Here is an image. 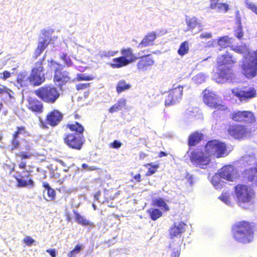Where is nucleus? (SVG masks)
<instances>
[{
  "label": "nucleus",
  "instance_id": "obj_1",
  "mask_svg": "<svg viewBox=\"0 0 257 257\" xmlns=\"http://www.w3.org/2000/svg\"><path fill=\"white\" fill-rule=\"evenodd\" d=\"M236 59L228 51L219 55L216 58L214 79L217 83H221L232 80L234 77L232 67L236 64Z\"/></svg>",
  "mask_w": 257,
  "mask_h": 257
},
{
  "label": "nucleus",
  "instance_id": "obj_2",
  "mask_svg": "<svg viewBox=\"0 0 257 257\" xmlns=\"http://www.w3.org/2000/svg\"><path fill=\"white\" fill-rule=\"evenodd\" d=\"M31 147L28 145L25 146V151H20L15 154L16 158L22 161L18 164L19 168L24 169L21 173L19 172L17 175L14 177L17 181V186L18 187L33 188L34 187V182L30 178L31 172L25 170L27 165L26 162L24 161V160L30 159L34 156Z\"/></svg>",
  "mask_w": 257,
  "mask_h": 257
},
{
  "label": "nucleus",
  "instance_id": "obj_3",
  "mask_svg": "<svg viewBox=\"0 0 257 257\" xmlns=\"http://www.w3.org/2000/svg\"><path fill=\"white\" fill-rule=\"evenodd\" d=\"M66 129L74 133L65 134L63 138L64 143L70 148L76 150H80L85 143V138L83 135L84 132V126L80 123L68 122L64 125Z\"/></svg>",
  "mask_w": 257,
  "mask_h": 257
},
{
  "label": "nucleus",
  "instance_id": "obj_4",
  "mask_svg": "<svg viewBox=\"0 0 257 257\" xmlns=\"http://www.w3.org/2000/svg\"><path fill=\"white\" fill-rule=\"evenodd\" d=\"M231 50L238 54H246L241 66L243 73L247 78L255 77L257 75V50L251 53L245 44L237 47L232 46Z\"/></svg>",
  "mask_w": 257,
  "mask_h": 257
},
{
  "label": "nucleus",
  "instance_id": "obj_5",
  "mask_svg": "<svg viewBox=\"0 0 257 257\" xmlns=\"http://www.w3.org/2000/svg\"><path fill=\"white\" fill-rule=\"evenodd\" d=\"M234 240L242 244H248L254 239V229L252 223L245 220L235 222L231 228Z\"/></svg>",
  "mask_w": 257,
  "mask_h": 257
},
{
  "label": "nucleus",
  "instance_id": "obj_6",
  "mask_svg": "<svg viewBox=\"0 0 257 257\" xmlns=\"http://www.w3.org/2000/svg\"><path fill=\"white\" fill-rule=\"evenodd\" d=\"M203 100L208 106L215 109L212 112L213 117H224L229 112L227 106L220 102L218 96L213 91L205 89L203 91Z\"/></svg>",
  "mask_w": 257,
  "mask_h": 257
},
{
  "label": "nucleus",
  "instance_id": "obj_7",
  "mask_svg": "<svg viewBox=\"0 0 257 257\" xmlns=\"http://www.w3.org/2000/svg\"><path fill=\"white\" fill-rule=\"evenodd\" d=\"M34 93L42 101L48 104L55 103L60 95L57 88L49 84L38 88L35 90Z\"/></svg>",
  "mask_w": 257,
  "mask_h": 257
},
{
  "label": "nucleus",
  "instance_id": "obj_8",
  "mask_svg": "<svg viewBox=\"0 0 257 257\" xmlns=\"http://www.w3.org/2000/svg\"><path fill=\"white\" fill-rule=\"evenodd\" d=\"M45 56L35 62L31 70L30 75L31 84L34 86H38L43 84L46 80L44 61Z\"/></svg>",
  "mask_w": 257,
  "mask_h": 257
},
{
  "label": "nucleus",
  "instance_id": "obj_9",
  "mask_svg": "<svg viewBox=\"0 0 257 257\" xmlns=\"http://www.w3.org/2000/svg\"><path fill=\"white\" fill-rule=\"evenodd\" d=\"M50 63L57 66L54 70L53 80L58 88L62 89L63 86L72 82L69 72L65 70L60 64L53 60H51Z\"/></svg>",
  "mask_w": 257,
  "mask_h": 257
},
{
  "label": "nucleus",
  "instance_id": "obj_10",
  "mask_svg": "<svg viewBox=\"0 0 257 257\" xmlns=\"http://www.w3.org/2000/svg\"><path fill=\"white\" fill-rule=\"evenodd\" d=\"M230 118L234 122L244 124L246 126L253 124L256 121L254 113L250 110L233 111L230 114Z\"/></svg>",
  "mask_w": 257,
  "mask_h": 257
},
{
  "label": "nucleus",
  "instance_id": "obj_11",
  "mask_svg": "<svg viewBox=\"0 0 257 257\" xmlns=\"http://www.w3.org/2000/svg\"><path fill=\"white\" fill-rule=\"evenodd\" d=\"M234 193L236 200L239 204L249 203L254 197L252 189L245 184L236 185L234 187Z\"/></svg>",
  "mask_w": 257,
  "mask_h": 257
},
{
  "label": "nucleus",
  "instance_id": "obj_12",
  "mask_svg": "<svg viewBox=\"0 0 257 257\" xmlns=\"http://www.w3.org/2000/svg\"><path fill=\"white\" fill-rule=\"evenodd\" d=\"M204 148L210 157L211 156H215L217 158H221L224 156L226 152L225 144L217 140L209 141Z\"/></svg>",
  "mask_w": 257,
  "mask_h": 257
},
{
  "label": "nucleus",
  "instance_id": "obj_13",
  "mask_svg": "<svg viewBox=\"0 0 257 257\" xmlns=\"http://www.w3.org/2000/svg\"><path fill=\"white\" fill-rule=\"evenodd\" d=\"M189 159L191 163L196 167H202L209 164L211 158L209 155L204 151L196 149L193 150L189 154Z\"/></svg>",
  "mask_w": 257,
  "mask_h": 257
},
{
  "label": "nucleus",
  "instance_id": "obj_14",
  "mask_svg": "<svg viewBox=\"0 0 257 257\" xmlns=\"http://www.w3.org/2000/svg\"><path fill=\"white\" fill-rule=\"evenodd\" d=\"M63 118V114L59 110L54 109L46 114L45 120H40L39 125L44 129H48V125L54 127L60 123Z\"/></svg>",
  "mask_w": 257,
  "mask_h": 257
},
{
  "label": "nucleus",
  "instance_id": "obj_15",
  "mask_svg": "<svg viewBox=\"0 0 257 257\" xmlns=\"http://www.w3.org/2000/svg\"><path fill=\"white\" fill-rule=\"evenodd\" d=\"M248 133V129L246 125L238 123L229 125L225 131L226 135L228 137L238 140L244 138Z\"/></svg>",
  "mask_w": 257,
  "mask_h": 257
},
{
  "label": "nucleus",
  "instance_id": "obj_16",
  "mask_svg": "<svg viewBox=\"0 0 257 257\" xmlns=\"http://www.w3.org/2000/svg\"><path fill=\"white\" fill-rule=\"evenodd\" d=\"M183 93V86L175 85L172 89L169 90L168 95L166 96L165 101L166 106L174 105L179 102L182 98Z\"/></svg>",
  "mask_w": 257,
  "mask_h": 257
},
{
  "label": "nucleus",
  "instance_id": "obj_17",
  "mask_svg": "<svg viewBox=\"0 0 257 257\" xmlns=\"http://www.w3.org/2000/svg\"><path fill=\"white\" fill-rule=\"evenodd\" d=\"M151 53L143 55L139 57L136 66L140 71H146L148 68L152 67L155 63V59Z\"/></svg>",
  "mask_w": 257,
  "mask_h": 257
},
{
  "label": "nucleus",
  "instance_id": "obj_18",
  "mask_svg": "<svg viewBox=\"0 0 257 257\" xmlns=\"http://www.w3.org/2000/svg\"><path fill=\"white\" fill-rule=\"evenodd\" d=\"M234 95L241 101H247L256 96V90L254 88L245 86L233 92Z\"/></svg>",
  "mask_w": 257,
  "mask_h": 257
},
{
  "label": "nucleus",
  "instance_id": "obj_19",
  "mask_svg": "<svg viewBox=\"0 0 257 257\" xmlns=\"http://www.w3.org/2000/svg\"><path fill=\"white\" fill-rule=\"evenodd\" d=\"M51 41V38L48 36L41 37L37 44V46L35 49L34 58L36 59L40 56L44 50L48 46Z\"/></svg>",
  "mask_w": 257,
  "mask_h": 257
},
{
  "label": "nucleus",
  "instance_id": "obj_20",
  "mask_svg": "<svg viewBox=\"0 0 257 257\" xmlns=\"http://www.w3.org/2000/svg\"><path fill=\"white\" fill-rule=\"evenodd\" d=\"M31 84L30 75L26 71H21L17 76L16 86L18 88L28 87Z\"/></svg>",
  "mask_w": 257,
  "mask_h": 257
},
{
  "label": "nucleus",
  "instance_id": "obj_21",
  "mask_svg": "<svg viewBox=\"0 0 257 257\" xmlns=\"http://www.w3.org/2000/svg\"><path fill=\"white\" fill-rule=\"evenodd\" d=\"M186 23L187 26V31L196 34L201 32L203 30L202 24L195 17L186 19Z\"/></svg>",
  "mask_w": 257,
  "mask_h": 257
},
{
  "label": "nucleus",
  "instance_id": "obj_22",
  "mask_svg": "<svg viewBox=\"0 0 257 257\" xmlns=\"http://www.w3.org/2000/svg\"><path fill=\"white\" fill-rule=\"evenodd\" d=\"M204 135L198 131H195L191 133L188 138V146L190 149L194 147L204 139Z\"/></svg>",
  "mask_w": 257,
  "mask_h": 257
},
{
  "label": "nucleus",
  "instance_id": "obj_23",
  "mask_svg": "<svg viewBox=\"0 0 257 257\" xmlns=\"http://www.w3.org/2000/svg\"><path fill=\"white\" fill-rule=\"evenodd\" d=\"M235 172V169L232 165H226L220 169L219 174L221 178L232 181Z\"/></svg>",
  "mask_w": 257,
  "mask_h": 257
},
{
  "label": "nucleus",
  "instance_id": "obj_24",
  "mask_svg": "<svg viewBox=\"0 0 257 257\" xmlns=\"http://www.w3.org/2000/svg\"><path fill=\"white\" fill-rule=\"evenodd\" d=\"M157 38V34L155 32L147 33L141 42L138 44V48H142L154 44V42Z\"/></svg>",
  "mask_w": 257,
  "mask_h": 257
},
{
  "label": "nucleus",
  "instance_id": "obj_25",
  "mask_svg": "<svg viewBox=\"0 0 257 257\" xmlns=\"http://www.w3.org/2000/svg\"><path fill=\"white\" fill-rule=\"evenodd\" d=\"M185 224L182 222H180L177 225L174 224L173 226L170 229V235L171 238L181 235L182 233L185 231L184 226Z\"/></svg>",
  "mask_w": 257,
  "mask_h": 257
},
{
  "label": "nucleus",
  "instance_id": "obj_26",
  "mask_svg": "<svg viewBox=\"0 0 257 257\" xmlns=\"http://www.w3.org/2000/svg\"><path fill=\"white\" fill-rule=\"evenodd\" d=\"M28 108L33 112L37 113H42L44 109L43 103L36 98L29 100Z\"/></svg>",
  "mask_w": 257,
  "mask_h": 257
},
{
  "label": "nucleus",
  "instance_id": "obj_27",
  "mask_svg": "<svg viewBox=\"0 0 257 257\" xmlns=\"http://www.w3.org/2000/svg\"><path fill=\"white\" fill-rule=\"evenodd\" d=\"M120 52L121 56L130 61V63L136 61L138 59V57L134 53L133 50L130 47L122 48L121 49Z\"/></svg>",
  "mask_w": 257,
  "mask_h": 257
},
{
  "label": "nucleus",
  "instance_id": "obj_28",
  "mask_svg": "<svg viewBox=\"0 0 257 257\" xmlns=\"http://www.w3.org/2000/svg\"><path fill=\"white\" fill-rule=\"evenodd\" d=\"M130 64V61L124 58L123 57L119 56L113 59L110 66L113 68H120Z\"/></svg>",
  "mask_w": 257,
  "mask_h": 257
},
{
  "label": "nucleus",
  "instance_id": "obj_29",
  "mask_svg": "<svg viewBox=\"0 0 257 257\" xmlns=\"http://www.w3.org/2000/svg\"><path fill=\"white\" fill-rule=\"evenodd\" d=\"M75 218L77 223L81 225L86 226H94V224L92 222L87 220L83 216H82L77 210H73Z\"/></svg>",
  "mask_w": 257,
  "mask_h": 257
},
{
  "label": "nucleus",
  "instance_id": "obj_30",
  "mask_svg": "<svg viewBox=\"0 0 257 257\" xmlns=\"http://www.w3.org/2000/svg\"><path fill=\"white\" fill-rule=\"evenodd\" d=\"M42 186L45 188V191L44 193L46 191L47 195L48 196V199H46L47 201H54L56 198V191L55 190L52 188L49 183L47 182H43Z\"/></svg>",
  "mask_w": 257,
  "mask_h": 257
},
{
  "label": "nucleus",
  "instance_id": "obj_31",
  "mask_svg": "<svg viewBox=\"0 0 257 257\" xmlns=\"http://www.w3.org/2000/svg\"><path fill=\"white\" fill-rule=\"evenodd\" d=\"M125 105L126 100L124 98L120 99L109 108L108 111L111 113H113L121 110L125 106Z\"/></svg>",
  "mask_w": 257,
  "mask_h": 257
},
{
  "label": "nucleus",
  "instance_id": "obj_32",
  "mask_svg": "<svg viewBox=\"0 0 257 257\" xmlns=\"http://www.w3.org/2000/svg\"><path fill=\"white\" fill-rule=\"evenodd\" d=\"M131 87V85L127 83L124 80H119L116 86V91L118 94L121 93L123 91L130 89Z\"/></svg>",
  "mask_w": 257,
  "mask_h": 257
},
{
  "label": "nucleus",
  "instance_id": "obj_33",
  "mask_svg": "<svg viewBox=\"0 0 257 257\" xmlns=\"http://www.w3.org/2000/svg\"><path fill=\"white\" fill-rule=\"evenodd\" d=\"M232 38L228 36L221 37L218 39L217 44L222 48L229 47L232 43Z\"/></svg>",
  "mask_w": 257,
  "mask_h": 257
},
{
  "label": "nucleus",
  "instance_id": "obj_34",
  "mask_svg": "<svg viewBox=\"0 0 257 257\" xmlns=\"http://www.w3.org/2000/svg\"><path fill=\"white\" fill-rule=\"evenodd\" d=\"M244 172L248 181L250 182L257 181V173L255 168L246 169Z\"/></svg>",
  "mask_w": 257,
  "mask_h": 257
},
{
  "label": "nucleus",
  "instance_id": "obj_35",
  "mask_svg": "<svg viewBox=\"0 0 257 257\" xmlns=\"http://www.w3.org/2000/svg\"><path fill=\"white\" fill-rule=\"evenodd\" d=\"M152 220L155 221L161 217L163 214L162 211L157 208H150L147 211Z\"/></svg>",
  "mask_w": 257,
  "mask_h": 257
},
{
  "label": "nucleus",
  "instance_id": "obj_36",
  "mask_svg": "<svg viewBox=\"0 0 257 257\" xmlns=\"http://www.w3.org/2000/svg\"><path fill=\"white\" fill-rule=\"evenodd\" d=\"M169 248L172 250L171 257H179L181 251L180 244L172 242L170 244Z\"/></svg>",
  "mask_w": 257,
  "mask_h": 257
},
{
  "label": "nucleus",
  "instance_id": "obj_37",
  "mask_svg": "<svg viewBox=\"0 0 257 257\" xmlns=\"http://www.w3.org/2000/svg\"><path fill=\"white\" fill-rule=\"evenodd\" d=\"M189 43L185 41L181 43L178 50V53L181 56H183L189 52Z\"/></svg>",
  "mask_w": 257,
  "mask_h": 257
},
{
  "label": "nucleus",
  "instance_id": "obj_38",
  "mask_svg": "<svg viewBox=\"0 0 257 257\" xmlns=\"http://www.w3.org/2000/svg\"><path fill=\"white\" fill-rule=\"evenodd\" d=\"M152 205L163 208L166 211H168L169 209L167 204L162 198H158L153 200L152 202Z\"/></svg>",
  "mask_w": 257,
  "mask_h": 257
},
{
  "label": "nucleus",
  "instance_id": "obj_39",
  "mask_svg": "<svg viewBox=\"0 0 257 257\" xmlns=\"http://www.w3.org/2000/svg\"><path fill=\"white\" fill-rule=\"evenodd\" d=\"M7 94L10 99L14 98V92L4 85L0 84V95Z\"/></svg>",
  "mask_w": 257,
  "mask_h": 257
},
{
  "label": "nucleus",
  "instance_id": "obj_40",
  "mask_svg": "<svg viewBox=\"0 0 257 257\" xmlns=\"http://www.w3.org/2000/svg\"><path fill=\"white\" fill-rule=\"evenodd\" d=\"M145 167H148L150 166V167L148 169L147 172L146 173V176H150L154 174L157 172V169L159 168V166L158 164L156 165H152L151 163H147L144 165Z\"/></svg>",
  "mask_w": 257,
  "mask_h": 257
},
{
  "label": "nucleus",
  "instance_id": "obj_41",
  "mask_svg": "<svg viewBox=\"0 0 257 257\" xmlns=\"http://www.w3.org/2000/svg\"><path fill=\"white\" fill-rule=\"evenodd\" d=\"M60 58L63 61L64 65L67 67H70L73 65V62L67 53H63L60 56Z\"/></svg>",
  "mask_w": 257,
  "mask_h": 257
},
{
  "label": "nucleus",
  "instance_id": "obj_42",
  "mask_svg": "<svg viewBox=\"0 0 257 257\" xmlns=\"http://www.w3.org/2000/svg\"><path fill=\"white\" fill-rule=\"evenodd\" d=\"M94 77L92 75H86L85 74L79 73L77 74L76 77L77 81H89L94 79Z\"/></svg>",
  "mask_w": 257,
  "mask_h": 257
},
{
  "label": "nucleus",
  "instance_id": "obj_43",
  "mask_svg": "<svg viewBox=\"0 0 257 257\" xmlns=\"http://www.w3.org/2000/svg\"><path fill=\"white\" fill-rule=\"evenodd\" d=\"M10 144L11 145L10 151L13 152V151L19 149L21 144L17 138L12 137L10 141Z\"/></svg>",
  "mask_w": 257,
  "mask_h": 257
},
{
  "label": "nucleus",
  "instance_id": "obj_44",
  "mask_svg": "<svg viewBox=\"0 0 257 257\" xmlns=\"http://www.w3.org/2000/svg\"><path fill=\"white\" fill-rule=\"evenodd\" d=\"M234 36L238 39H241L243 36V32L240 21H239V25L237 28L234 30Z\"/></svg>",
  "mask_w": 257,
  "mask_h": 257
},
{
  "label": "nucleus",
  "instance_id": "obj_45",
  "mask_svg": "<svg viewBox=\"0 0 257 257\" xmlns=\"http://www.w3.org/2000/svg\"><path fill=\"white\" fill-rule=\"evenodd\" d=\"M26 133V128L24 126H17L16 131L13 134L12 137L18 139L19 135Z\"/></svg>",
  "mask_w": 257,
  "mask_h": 257
},
{
  "label": "nucleus",
  "instance_id": "obj_46",
  "mask_svg": "<svg viewBox=\"0 0 257 257\" xmlns=\"http://www.w3.org/2000/svg\"><path fill=\"white\" fill-rule=\"evenodd\" d=\"M219 12L226 13L229 9V6L226 3H218L216 7Z\"/></svg>",
  "mask_w": 257,
  "mask_h": 257
},
{
  "label": "nucleus",
  "instance_id": "obj_47",
  "mask_svg": "<svg viewBox=\"0 0 257 257\" xmlns=\"http://www.w3.org/2000/svg\"><path fill=\"white\" fill-rule=\"evenodd\" d=\"M12 76V73L8 70H5L0 73V79L6 81L7 79L10 78Z\"/></svg>",
  "mask_w": 257,
  "mask_h": 257
},
{
  "label": "nucleus",
  "instance_id": "obj_48",
  "mask_svg": "<svg viewBox=\"0 0 257 257\" xmlns=\"http://www.w3.org/2000/svg\"><path fill=\"white\" fill-rule=\"evenodd\" d=\"M81 249V246L80 245H77L75 246L74 248L71 250L68 253V257H73L75 256L76 254H77L80 250Z\"/></svg>",
  "mask_w": 257,
  "mask_h": 257
},
{
  "label": "nucleus",
  "instance_id": "obj_49",
  "mask_svg": "<svg viewBox=\"0 0 257 257\" xmlns=\"http://www.w3.org/2000/svg\"><path fill=\"white\" fill-rule=\"evenodd\" d=\"M23 242L27 246H30L35 242V240L31 237L27 236L24 238Z\"/></svg>",
  "mask_w": 257,
  "mask_h": 257
},
{
  "label": "nucleus",
  "instance_id": "obj_50",
  "mask_svg": "<svg viewBox=\"0 0 257 257\" xmlns=\"http://www.w3.org/2000/svg\"><path fill=\"white\" fill-rule=\"evenodd\" d=\"M82 167L85 170L88 171H96L99 170L100 168L96 167V166H89L86 164H82Z\"/></svg>",
  "mask_w": 257,
  "mask_h": 257
},
{
  "label": "nucleus",
  "instance_id": "obj_51",
  "mask_svg": "<svg viewBox=\"0 0 257 257\" xmlns=\"http://www.w3.org/2000/svg\"><path fill=\"white\" fill-rule=\"evenodd\" d=\"M122 146V143L121 142L117 141V140H114L112 143L110 144L109 146L110 147L113 148V149H119Z\"/></svg>",
  "mask_w": 257,
  "mask_h": 257
},
{
  "label": "nucleus",
  "instance_id": "obj_52",
  "mask_svg": "<svg viewBox=\"0 0 257 257\" xmlns=\"http://www.w3.org/2000/svg\"><path fill=\"white\" fill-rule=\"evenodd\" d=\"M90 87V83H79L76 86L77 90H83L88 88Z\"/></svg>",
  "mask_w": 257,
  "mask_h": 257
},
{
  "label": "nucleus",
  "instance_id": "obj_53",
  "mask_svg": "<svg viewBox=\"0 0 257 257\" xmlns=\"http://www.w3.org/2000/svg\"><path fill=\"white\" fill-rule=\"evenodd\" d=\"M247 7L257 15V6L253 4H248Z\"/></svg>",
  "mask_w": 257,
  "mask_h": 257
},
{
  "label": "nucleus",
  "instance_id": "obj_54",
  "mask_svg": "<svg viewBox=\"0 0 257 257\" xmlns=\"http://www.w3.org/2000/svg\"><path fill=\"white\" fill-rule=\"evenodd\" d=\"M219 0H210V8L211 9H215L218 5Z\"/></svg>",
  "mask_w": 257,
  "mask_h": 257
},
{
  "label": "nucleus",
  "instance_id": "obj_55",
  "mask_svg": "<svg viewBox=\"0 0 257 257\" xmlns=\"http://www.w3.org/2000/svg\"><path fill=\"white\" fill-rule=\"evenodd\" d=\"M212 37V34L210 33H203L201 34L200 36V38L201 39H210Z\"/></svg>",
  "mask_w": 257,
  "mask_h": 257
},
{
  "label": "nucleus",
  "instance_id": "obj_56",
  "mask_svg": "<svg viewBox=\"0 0 257 257\" xmlns=\"http://www.w3.org/2000/svg\"><path fill=\"white\" fill-rule=\"evenodd\" d=\"M52 257H56V253L55 249H48L46 250Z\"/></svg>",
  "mask_w": 257,
  "mask_h": 257
},
{
  "label": "nucleus",
  "instance_id": "obj_57",
  "mask_svg": "<svg viewBox=\"0 0 257 257\" xmlns=\"http://www.w3.org/2000/svg\"><path fill=\"white\" fill-rule=\"evenodd\" d=\"M133 179L136 182L139 183L141 181V175L140 173L137 174L133 177Z\"/></svg>",
  "mask_w": 257,
  "mask_h": 257
},
{
  "label": "nucleus",
  "instance_id": "obj_58",
  "mask_svg": "<svg viewBox=\"0 0 257 257\" xmlns=\"http://www.w3.org/2000/svg\"><path fill=\"white\" fill-rule=\"evenodd\" d=\"M219 198L221 199L222 201L224 202L227 203L228 201H229V197L228 196H226L225 194H222L220 197Z\"/></svg>",
  "mask_w": 257,
  "mask_h": 257
},
{
  "label": "nucleus",
  "instance_id": "obj_59",
  "mask_svg": "<svg viewBox=\"0 0 257 257\" xmlns=\"http://www.w3.org/2000/svg\"><path fill=\"white\" fill-rule=\"evenodd\" d=\"M168 154L165 152L161 151L158 154V157L159 158H162L163 157H166L167 156Z\"/></svg>",
  "mask_w": 257,
  "mask_h": 257
},
{
  "label": "nucleus",
  "instance_id": "obj_60",
  "mask_svg": "<svg viewBox=\"0 0 257 257\" xmlns=\"http://www.w3.org/2000/svg\"><path fill=\"white\" fill-rule=\"evenodd\" d=\"M73 115L75 119H80L81 117V116L79 115L76 111H75L73 113Z\"/></svg>",
  "mask_w": 257,
  "mask_h": 257
},
{
  "label": "nucleus",
  "instance_id": "obj_61",
  "mask_svg": "<svg viewBox=\"0 0 257 257\" xmlns=\"http://www.w3.org/2000/svg\"><path fill=\"white\" fill-rule=\"evenodd\" d=\"M100 191H98L97 192H96L94 195V198L95 200L98 201L99 200V196H100Z\"/></svg>",
  "mask_w": 257,
  "mask_h": 257
},
{
  "label": "nucleus",
  "instance_id": "obj_62",
  "mask_svg": "<svg viewBox=\"0 0 257 257\" xmlns=\"http://www.w3.org/2000/svg\"><path fill=\"white\" fill-rule=\"evenodd\" d=\"M118 53V51H114V52H108L107 54L105 55V56H113L115 55H116L117 53Z\"/></svg>",
  "mask_w": 257,
  "mask_h": 257
},
{
  "label": "nucleus",
  "instance_id": "obj_63",
  "mask_svg": "<svg viewBox=\"0 0 257 257\" xmlns=\"http://www.w3.org/2000/svg\"><path fill=\"white\" fill-rule=\"evenodd\" d=\"M147 156V155L145 153L141 152L139 154V157L140 159H144Z\"/></svg>",
  "mask_w": 257,
  "mask_h": 257
},
{
  "label": "nucleus",
  "instance_id": "obj_64",
  "mask_svg": "<svg viewBox=\"0 0 257 257\" xmlns=\"http://www.w3.org/2000/svg\"><path fill=\"white\" fill-rule=\"evenodd\" d=\"M55 161L63 166H66V164L61 160L56 159Z\"/></svg>",
  "mask_w": 257,
  "mask_h": 257
}]
</instances>
